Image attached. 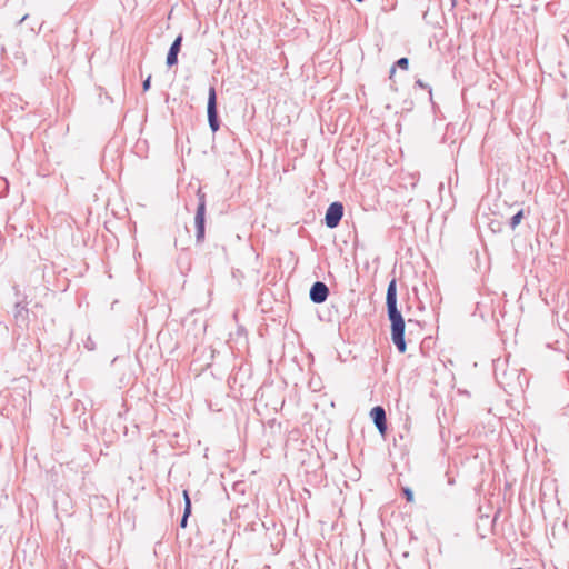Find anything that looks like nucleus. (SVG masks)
<instances>
[{
    "mask_svg": "<svg viewBox=\"0 0 569 569\" xmlns=\"http://www.w3.org/2000/svg\"><path fill=\"white\" fill-rule=\"evenodd\" d=\"M402 493H403V496H405V498H406V500L408 502H412L413 501V492H412V490L410 488H408V487L403 488L402 489Z\"/></svg>",
    "mask_w": 569,
    "mask_h": 569,
    "instance_id": "4468645a",
    "label": "nucleus"
},
{
    "mask_svg": "<svg viewBox=\"0 0 569 569\" xmlns=\"http://www.w3.org/2000/svg\"><path fill=\"white\" fill-rule=\"evenodd\" d=\"M89 346H91V342H88V345H86V348L92 349V347Z\"/></svg>",
    "mask_w": 569,
    "mask_h": 569,
    "instance_id": "6ab92c4d",
    "label": "nucleus"
},
{
    "mask_svg": "<svg viewBox=\"0 0 569 569\" xmlns=\"http://www.w3.org/2000/svg\"><path fill=\"white\" fill-rule=\"evenodd\" d=\"M503 216H509L510 218V227L511 229H515L521 221L523 217L522 209H518L516 213L511 214V212H507Z\"/></svg>",
    "mask_w": 569,
    "mask_h": 569,
    "instance_id": "f8f14e48",
    "label": "nucleus"
},
{
    "mask_svg": "<svg viewBox=\"0 0 569 569\" xmlns=\"http://www.w3.org/2000/svg\"><path fill=\"white\" fill-rule=\"evenodd\" d=\"M415 84H416V86H418V87H420V88H423V89H427V88H428V89H429V92L431 93V89H430V87H429L427 83H425L422 80H420V79L416 80Z\"/></svg>",
    "mask_w": 569,
    "mask_h": 569,
    "instance_id": "dca6fc26",
    "label": "nucleus"
},
{
    "mask_svg": "<svg viewBox=\"0 0 569 569\" xmlns=\"http://www.w3.org/2000/svg\"><path fill=\"white\" fill-rule=\"evenodd\" d=\"M27 18H28V14H24V16L21 18L20 23H21V22H23L24 20H27Z\"/></svg>",
    "mask_w": 569,
    "mask_h": 569,
    "instance_id": "a211bd4d",
    "label": "nucleus"
},
{
    "mask_svg": "<svg viewBox=\"0 0 569 569\" xmlns=\"http://www.w3.org/2000/svg\"><path fill=\"white\" fill-rule=\"evenodd\" d=\"M498 520V509L493 511L492 517L489 515H481L476 523L478 535L486 538L488 532L493 530L495 523Z\"/></svg>",
    "mask_w": 569,
    "mask_h": 569,
    "instance_id": "423d86ee",
    "label": "nucleus"
},
{
    "mask_svg": "<svg viewBox=\"0 0 569 569\" xmlns=\"http://www.w3.org/2000/svg\"><path fill=\"white\" fill-rule=\"evenodd\" d=\"M490 140H491V137H490L489 133H487L486 137H485V144H489Z\"/></svg>",
    "mask_w": 569,
    "mask_h": 569,
    "instance_id": "f3484780",
    "label": "nucleus"
},
{
    "mask_svg": "<svg viewBox=\"0 0 569 569\" xmlns=\"http://www.w3.org/2000/svg\"><path fill=\"white\" fill-rule=\"evenodd\" d=\"M495 216L496 212L491 211V208L489 207V197H487L479 204L477 214V222L479 227H486L492 232V234H495L497 232V229L495 228V224L497 223Z\"/></svg>",
    "mask_w": 569,
    "mask_h": 569,
    "instance_id": "7ed1b4c3",
    "label": "nucleus"
},
{
    "mask_svg": "<svg viewBox=\"0 0 569 569\" xmlns=\"http://www.w3.org/2000/svg\"><path fill=\"white\" fill-rule=\"evenodd\" d=\"M198 206L194 216L196 241L201 243L206 234V193L199 188L197 191Z\"/></svg>",
    "mask_w": 569,
    "mask_h": 569,
    "instance_id": "f03ea898",
    "label": "nucleus"
},
{
    "mask_svg": "<svg viewBox=\"0 0 569 569\" xmlns=\"http://www.w3.org/2000/svg\"><path fill=\"white\" fill-rule=\"evenodd\" d=\"M183 500H184V509L183 515L180 519V527L186 528L188 523V518L191 515V499L187 490L183 491Z\"/></svg>",
    "mask_w": 569,
    "mask_h": 569,
    "instance_id": "9b49d317",
    "label": "nucleus"
},
{
    "mask_svg": "<svg viewBox=\"0 0 569 569\" xmlns=\"http://www.w3.org/2000/svg\"><path fill=\"white\" fill-rule=\"evenodd\" d=\"M329 296V288L322 281H316L309 291V298L313 303H322L327 300Z\"/></svg>",
    "mask_w": 569,
    "mask_h": 569,
    "instance_id": "0eeeda50",
    "label": "nucleus"
},
{
    "mask_svg": "<svg viewBox=\"0 0 569 569\" xmlns=\"http://www.w3.org/2000/svg\"><path fill=\"white\" fill-rule=\"evenodd\" d=\"M89 346H91V342H88V345H86V348L92 349V347Z\"/></svg>",
    "mask_w": 569,
    "mask_h": 569,
    "instance_id": "aec40b11",
    "label": "nucleus"
},
{
    "mask_svg": "<svg viewBox=\"0 0 569 569\" xmlns=\"http://www.w3.org/2000/svg\"><path fill=\"white\" fill-rule=\"evenodd\" d=\"M370 418L372 419L378 431L383 436L387 431V417L386 410L381 406H376L370 410Z\"/></svg>",
    "mask_w": 569,
    "mask_h": 569,
    "instance_id": "6e6552de",
    "label": "nucleus"
},
{
    "mask_svg": "<svg viewBox=\"0 0 569 569\" xmlns=\"http://www.w3.org/2000/svg\"><path fill=\"white\" fill-rule=\"evenodd\" d=\"M343 216V204L339 201L332 202L325 216V223L328 228L333 229L339 226Z\"/></svg>",
    "mask_w": 569,
    "mask_h": 569,
    "instance_id": "39448f33",
    "label": "nucleus"
},
{
    "mask_svg": "<svg viewBox=\"0 0 569 569\" xmlns=\"http://www.w3.org/2000/svg\"><path fill=\"white\" fill-rule=\"evenodd\" d=\"M396 67L402 70H407L409 67V59L406 57L398 59L397 62L390 68V78H392V76L395 74Z\"/></svg>",
    "mask_w": 569,
    "mask_h": 569,
    "instance_id": "ddd939ff",
    "label": "nucleus"
},
{
    "mask_svg": "<svg viewBox=\"0 0 569 569\" xmlns=\"http://www.w3.org/2000/svg\"><path fill=\"white\" fill-rule=\"evenodd\" d=\"M13 316L17 322H20L21 325H27L29 310L27 309L26 305L19 301L14 305Z\"/></svg>",
    "mask_w": 569,
    "mask_h": 569,
    "instance_id": "9d476101",
    "label": "nucleus"
},
{
    "mask_svg": "<svg viewBox=\"0 0 569 569\" xmlns=\"http://www.w3.org/2000/svg\"><path fill=\"white\" fill-rule=\"evenodd\" d=\"M208 123L212 132H217L220 128V120L217 107V92L214 87H210L208 91L207 103Z\"/></svg>",
    "mask_w": 569,
    "mask_h": 569,
    "instance_id": "20e7f679",
    "label": "nucleus"
},
{
    "mask_svg": "<svg viewBox=\"0 0 569 569\" xmlns=\"http://www.w3.org/2000/svg\"><path fill=\"white\" fill-rule=\"evenodd\" d=\"M151 87V76L149 74L147 79L142 82L143 91H148Z\"/></svg>",
    "mask_w": 569,
    "mask_h": 569,
    "instance_id": "2eb2a0df",
    "label": "nucleus"
},
{
    "mask_svg": "<svg viewBox=\"0 0 569 569\" xmlns=\"http://www.w3.org/2000/svg\"><path fill=\"white\" fill-rule=\"evenodd\" d=\"M386 306L388 319L391 322V340L400 353H405L407 345L405 340V319L397 307V281L391 279L388 283Z\"/></svg>",
    "mask_w": 569,
    "mask_h": 569,
    "instance_id": "f257e3e1",
    "label": "nucleus"
},
{
    "mask_svg": "<svg viewBox=\"0 0 569 569\" xmlns=\"http://www.w3.org/2000/svg\"><path fill=\"white\" fill-rule=\"evenodd\" d=\"M182 40H183V36L179 34L173 40V42L171 43V46L169 48V51L167 54V60H166V63L169 68H171L178 63V56H179V52L181 51Z\"/></svg>",
    "mask_w": 569,
    "mask_h": 569,
    "instance_id": "1a4fd4ad",
    "label": "nucleus"
}]
</instances>
